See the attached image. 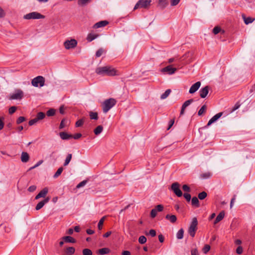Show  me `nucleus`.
I'll return each instance as SVG.
<instances>
[{"instance_id": "nucleus-1", "label": "nucleus", "mask_w": 255, "mask_h": 255, "mask_svg": "<svg viewBox=\"0 0 255 255\" xmlns=\"http://www.w3.org/2000/svg\"><path fill=\"white\" fill-rule=\"evenodd\" d=\"M95 72L102 76H114L119 75L118 71L111 66L97 67L95 70Z\"/></svg>"}, {"instance_id": "nucleus-2", "label": "nucleus", "mask_w": 255, "mask_h": 255, "mask_svg": "<svg viewBox=\"0 0 255 255\" xmlns=\"http://www.w3.org/2000/svg\"><path fill=\"white\" fill-rule=\"evenodd\" d=\"M116 100L113 98H110L105 100L103 104V111L104 113H107L116 104Z\"/></svg>"}, {"instance_id": "nucleus-3", "label": "nucleus", "mask_w": 255, "mask_h": 255, "mask_svg": "<svg viewBox=\"0 0 255 255\" xmlns=\"http://www.w3.org/2000/svg\"><path fill=\"white\" fill-rule=\"evenodd\" d=\"M198 221L196 217L192 219V222L188 229V233L192 237H194L196 231L197 230Z\"/></svg>"}, {"instance_id": "nucleus-4", "label": "nucleus", "mask_w": 255, "mask_h": 255, "mask_svg": "<svg viewBox=\"0 0 255 255\" xmlns=\"http://www.w3.org/2000/svg\"><path fill=\"white\" fill-rule=\"evenodd\" d=\"M45 17L44 15L36 11L28 13L24 15L23 18L25 19H42Z\"/></svg>"}, {"instance_id": "nucleus-5", "label": "nucleus", "mask_w": 255, "mask_h": 255, "mask_svg": "<svg viewBox=\"0 0 255 255\" xmlns=\"http://www.w3.org/2000/svg\"><path fill=\"white\" fill-rule=\"evenodd\" d=\"M45 79L41 76H38L31 81V84L33 86L37 87L38 86L41 87L44 85Z\"/></svg>"}, {"instance_id": "nucleus-6", "label": "nucleus", "mask_w": 255, "mask_h": 255, "mask_svg": "<svg viewBox=\"0 0 255 255\" xmlns=\"http://www.w3.org/2000/svg\"><path fill=\"white\" fill-rule=\"evenodd\" d=\"M24 96L23 92L20 89L15 90L13 93L11 94L9 97V99L13 100H21Z\"/></svg>"}, {"instance_id": "nucleus-7", "label": "nucleus", "mask_w": 255, "mask_h": 255, "mask_svg": "<svg viewBox=\"0 0 255 255\" xmlns=\"http://www.w3.org/2000/svg\"><path fill=\"white\" fill-rule=\"evenodd\" d=\"M180 184L178 182H174L171 186V190L177 197H181L183 195L182 192L180 189Z\"/></svg>"}, {"instance_id": "nucleus-8", "label": "nucleus", "mask_w": 255, "mask_h": 255, "mask_svg": "<svg viewBox=\"0 0 255 255\" xmlns=\"http://www.w3.org/2000/svg\"><path fill=\"white\" fill-rule=\"evenodd\" d=\"M151 2V0H139L134 6V9L138 8H146L150 5Z\"/></svg>"}, {"instance_id": "nucleus-9", "label": "nucleus", "mask_w": 255, "mask_h": 255, "mask_svg": "<svg viewBox=\"0 0 255 255\" xmlns=\"http://www.w3.org/2000/svg\"><path fill=\"white\" fill-rule=\"evenodd\" d=\"M77 45V41L74 39L67 40L64 42V46L66 49L74 48Z\"/></svg>"}, {"instance_id": "nucleus-10", "label": "nucleus", "mask_w": 255, "mask_h": 255, "mask_svg": "<svg viewBox=\"0 0 255 255\" xmlns=\"http://www.w3.org/2000/svg\"><path fill=\"white\" fill-rule=\"evenodd\" d=\"M177 70L176 68H173L172 65L167 66L161 70L162 72L167 73L168 74L171 75L174 74Z\"/></svg>"}, {"instance_id": "nucleus-11", "label": "nucleus", "mask_w": 255, "mask_h": 255, "mask_svg": "<svg viewBox=\"0 0 255 255\" xmlns=\"http://www.w3.org/2000/svg\"><path fill=\"white\" fill-rule=\"evenodd\" d=\"M201 86V82H197L195 84H194L192 86L190 87L189 92L190 94H193L195 92H196L199 88H200Z\"/></svg>"}, {"instance_id": "nucleus-12", "label": "nucleus", "mask_w": 255, "mask_h": 255, "mask_svg": "<svg viewBox=\"0 0 255 255\" xmlns=\"http://www.w3.org/2000/svg\"><path fill=\"white\" fill-rule=\"evenodd\" d=\"M48 189L47 187L43 188L35 197V200L40 198H44L48 193Z\"/></svg>"}, {"instance_id": "nucleus-13", "label": "nucleus", "mask_w": 255, "mask_h": 255, "mask_svg": "<svg viewBox=\"0 0 255 255\" xmlns=\"http://www.w3.org/2000/svg\"><path fill=\"white\" fill-rule=\"evenodd\" d=\"M50 200V198L47 197L45 198L43 200L39 202L35 207V209L36 210H39L41 209L45 204L47 203Z\"/></svg>"}, {"instance_id": "nucleus-14", "label": "nucleus", "mask_w": 255, "mask_h": 255, "mask_svg": "<svg viewBox=\"0 0 255 255\" xmlns=\"http://www.w3.org/2000/svg\"><path fill=\"white\" fill-rule=\"evenodd\" d=\"M223 115V113L220 112L215 116H214L208 122L207 126H209L211 124H212L213 123L215 122L216 121H217Z\"/></svg>"}, {"instance_id": "nucleus-15", "label": "nucleus", "mask_w": 255, "mask_h": 255, "mask_svg": "<svg viewBox=\"0 0 255 255\" xmlns=\"http://www.w3.org/2000/svg\"><path fill=\"white\" fill-rule=\"evenodd\" d=\"M199 93L200 97L202 98H205L209 93V87L206 86L205 87L201 88L199 91Z\"/></svg>"}, {"instance_id": "nucleus-16", "label": "nucleus", "mask_w": 255, "mask_h": 255, "mask_svg": "<svg viewBox=\"0 0 255 255\" xmlns=\"http://www.w3.org/2000/svg\"><path fill=\"white\" fill-rule=\"evenodd\" d=\"M193 101H194L193 99H189V100L185 101L183 103V104L182 105V107H181L180 115L184 114L185 108L187 107H188V106H189L193 102Z\"/></svg>"}, {"instance_id": "nucleus-17", "label": "nucleus", "mask_w": 255, "mask_h": 255, "mask_svg": "<svg viewBox=\"0 0 255 255\" xmlns=\"http://www.w3.org/2000/svg\"><path fill=\"white\" fill-rule=\"evenodd\" d=\"M108 23H109V22L107 20L100 21L95 23L93 27L94 28H98L100 27H104V26H106Z\"/></svg>"}, {"instance_id": "nucleus-18", "label": "nucleus", "mask_w": 255, "mask_h": 255, "mask_svg": "<svg viewBox=\"0 0 255 255\" xmlns=\"http://www.w3.org/2000/svg\"><path fill=\"white\" fill-rule=\"evenodd\" d=\"M61 138L63 140H68L72 138V135L67 133L66 132H61L59 133Z\"/></svg>"}, {"instance_id": "nucleus-19", "label": "nucleus", "mask_w": 255, "mask_h": 255, "mask_svg": "<svg viewBox=\"0 0 255 255\" xmlns=\"http://www.w3.org/2000/svg\"><path fill=\"white\" fill-rule=\"evenodd\" d=\"M21 161L22 162H27L29 159V154L26 152H22L21 155Z\"/></svg>"}, {"instance_id": "nucleus-20", "label": "nucleus", "mask_w": 255, "mask_h": 255, "mask_svg": "<svg viewBox=\"0 0 255 255\" xmlns=\"http://www.w3.org/2000/svg\"><path fill=\"white\" fill-rule=\"evenodd\" d=\"M110 252V250L108 248H104L101 249H99L97 251V253L100 255H104L106 254H108Z\"/></svg>"}, {"instance_id": "nucleus-21", "label": "nucleus", "mask_w": 255, "mask_h": 255, "mask_svg": "<svg viewBox=\"0 0 255 255\" xmlns=\"http://www.w3.org/2000/svg\"><path fill=\"white\" fill-rule=\"evenodd\" d=\"M225 216V212L224 211H221L216 217L214 224H216L220 221H221Z\"/></svg>"}, {"instance_id": "nucleus-22", "label": "nucleus", "mask_w": 255, "mask_h": 255, "mask_svg": "<svg viewBox=\"0 0 255 255\" xmlns=\"http://www.w3.org/2000/svg\"><path fill=\"white\" fill-rule=\"evenodd\" d=\"M165 218L169 220L171 223H174L177 221V218L175 215L167 214L165 216Z\"/></svg>"}, {"instance_id": "nucleus-23", "label": "nucleus", "mask_w": 255, "mask_h": 255, "mask_svg": "<svg viewBox=\"0 0 255 255\" xmlns=\"http://www.w3.org/2000/svg\"><path fill=\"white\" fill-rule=\"evenodd\" d=\"M68 125H69V123H68V120H67L66 119H63L60 123V124L59 126V129H63L64 128L68 126Z\"/></svg>"}, {"instance_id": "nucleus-24", "label": "nucleus", "mask_w": 255, "mask_h": 255, "mask_svg": "<svg viewBox=\"0 0 255 255\" xmlns=\"http://www.w3.org/2000/svg\"><path fill=\"white\" fill-rule=\"evenodd\" d=\"M63 239L67 243H75L76 240L71 236H65L63 238Z\"/></svg>"}, {"instance_id": "nucleus-25", "label": "nucleus", "mask_w": 255, "mask_h": 255, "mask_svg": "<svg viewBox=\"0 0 255 255\" xmlns=\"http://www.w3.org/2000/svg\"><path fill=\"white\" fill-rule=\"evenodd\" d=\"M92 0H78V4L80 6H84L89 3Z\"/></svg>"}, {"instance_id": "nucleus-26", "label": "nucleus", "mask_w": 255, "mask_h": 255, "mask_svg": "<svg viewBox=\"0 0 255 255\" xmlns=\"http://www.w3.org/2000/svg\"><path fill=\"white\" fill-rule=\"evenodd\" d=\"M191 203L193 206H195L196 207H199L200 206L199 200L196 197H193L192 198Z\"/></svg>"}, {"instance_id": "nucleus-27", "label": "nucleus", "mask_w": 255, "mask_h": 255, "mask_svg": "<svg viewBox=\"0 0 255 255\" xmlns=\"http://www.w3.org/2000/svg\"><path fill=\"white\" fill-rule=\"evenodd\" d=\"M72 157V154L71 153L68 154L64 163V166L68 165L70 162Z\"/></svg>"}, {"instance_id": "nucleus-28", "label": "nucleus", "mask_w": 255, "mask_h": 255, "mask_svg": "<svg viewBox=\"0 0 255 255\" xmlns=\"http://www.w3.org/2000/svg\"><path fill=\"white\" fill-rule=\"evenodd\" d=\"M242 16L244 19V22L246 24H249L252 23L254 20L251 17H246L244 15H243Z\"/></svg>"}, {"instance_id": "nucleus-29", "label": "nucleus", "mask_w": 255, "mask_h": 255, "mask_svg": "<svg viewBox=\"0 0 255 255\" xmlns=\"http://www.w3.org/2000/svg\"><path fill=\"white\" fill-rule=\"evenodd\" d=\"M98 36L97 34H94L93 33H90L88 35L87 39L88 41L91 42L96 39Z\"/></svg>"}, {"instance_id": "nucleus-30", "label": "nucleus", "mask_w": 255, "mask_h": 255, "mask_svg": "<svg viewBox=\"0 0 255 255\" xmlns=\"http://www.w3.org/2000/svg\"><path fill=\"white\" fill-rule=\"evenodd\" d=\"M89 116L91 119L97 120L98 119V113L97 112H90Z\"/></svg>"}, {"instance_id": "nucleus-31", "label": "nucleus", "mask_w": 255, "mask_h": 255, "mask_svg": "<svg viewBox=\"0 0 255 255\" xmlns=\"http://www.w3.org/2000/svg\"><path fill=\"white\" fill-rule=\"evenodd\" d=\"M167 4H168V2H167V0H159L158 5L162 8H163L165 6H166Z\"/></svg>"}, {"instance_id": "nucleus-32", "label": "nucleus", "mask_w": 255, "mask_h": 255, "mask_svg": "<svg viewBox=\"0 0 255 255\" xmlns=\"http://www.w3.org/2000/svg\"><path fill=\"white\" fill-rule=\"evenodd\" d=\"M103 128L102 126H98L94 130V133L96 135H99L103 131Z\"/></svg>"}, {"instance_id": "nucleus-33", "label": "nucleus", "mask_w": 255, "mask_h": 255, "mask_svg": "<svg viewBox=\"0 0 255 255\" xmlns=\"http://www.w3.org/2000/svg\"><path fill=\"white\" fill-rule=\"evenodd\" d=\"M171 90L170 89H167L166 90L164 93H163L161 96L160 99H166L170 94L171 93Z\"/></svg>"}, {"instance_id": "nucleus-34", "label": "nucleus", "mask_w": 255, "mask_h": 255, "mask_svg": "<svg viewBox=\"0 0 255 255\" xmlns=\"http://www.w3.org/2000/svg\"><path fill=\"white\" fill-rule=\"evenodd\" d=\"M184 230L183 229H180L176 234V237L178 239H182L183 238Z\"/></svg>"}, {"instance_id": "nucleus-35", "label": "nucleus", "mask_w": 255, "mask_h": 255, "mask_svg": "<svg viewBox=\"0 0 255 255\" xmlns=\"http://www.w3.org/2000/svg\"><path fill=\"white\" fill-rule=\"evenodd\" d=\"M212 176V173L210 172H207L204 173H202L200 175V177L202 179H208L211 177Z\"/></svg>"}, {"instance_id": "nucleus-36", "label": "nucleus", "mask_w": 255, "mask_h": 255, "mask_svg": "<svg viewBox=\"0 0 255 255\" xmlns=\"http://www.w3.org/2000/svg\"><path fill=\"white\" fill-rule=\"evenodd\" d=\"M75 249L74 247H68L66 249V253L69 255H72L74 254Z\"/></svg>"}, {"instance_id": "nucleus-37", "label": "nucleus", "mask_w": 255, "mask_h": 255, "mask_svg": "<svg viewBox=\"0 0 255 255\" xmlns=\"http://www.w3.org/2000/svg\"><path fill=\"white\" fill-rule=\"evenodd\" d=\"M63 170V168L62 167L59 168L58 169V170H57V171L54 174V175H53V178H57L59 175H60V174L62 172Z\"/></svg>"}, {"instance_id": "nucleus-38", "label": "nucleus", "mask_w": 255, "mask_h": 255, "mask_svg": "<svg viewBox=\"0 0 255 255\" xmlns=\"http://www.w3.org/2000/svg\"><path fill=\"white\" fill-rule=\"evenodd\" d=\"M45 117V114L43 112H39L37 113L36 118L39 121L43 119Z\"/></svg>"}, {"instance_id": "nucleus-39", "label": "nucleus", "mask_w": 255, "mask_h": 255, "mask_svg": "<svg viewBox=\"0 0 255 255\" xmlns=\"http://www.w3.org/2000/svg\"><path fill=\"white\" fill-rule=\"evenodd\" d=\"M207 193L205 191H203L198 194V198L200 200H203L207 197Z\"/></svg>"}, {"instance_id": "nucleus-40", "label": "nucleus", "mask_w": 255, "mask_h": 255, "mask_svg": "<svg viewBox=\"0 0 255 255\" xmlns=\"http://www.w3.org/2000/svg\"><path fill=\"white\" fill-rule=\"evenodd\" d=\"M145 235L146 236H150L151 237H154L156 236V232L155 231V230H153V229H151L149 230V231L148 232V233H145Z\"/></svg>"}, {"instance_id": "nucleus-41", "label": "nucleus", "mask_w": 255, "mask_h": 255, "mask_svg": "<svg viewBox=\"0 0 255 255\" xmlns=\"http://www.w3.org/2000/svg\"><path fill=\"white\" fill-rule=\"evenodd\" d=\"M83 255H92V252L89 249H84L82 251Z\"/></svg>"}, {"instance_id": "nucleus-42", "label": "nucleus", "mask_w": 255, "mask_h": 255, "mask_svg": "<svg viewBox=\"0 0 255 255\" xmlns=\"http://www.w3.org/2000/svg\"><path fill=\"white\" fill-rule=\"evenodd\" d=\"M146 241H147V239H146V237L144 236H141L138 238V242L140 244H144V243H146Z\"/></svg>"}, {"instance_id": "nucleus-43", "label": "nucleus", "mask_w": 255, "mask_h": 255, "mask_svg": "<svg viewBox=\"0 0 255 255\" xmlns=\"http://www.w3.org/2000/svg\"><path fill=\"white\" fill-rule=\"evenodd\" d=\"M105 217H102L99 221L98 225V227L99 230H101L102 229V226L105 220Z\"/></svg>"}, {"instance_id": "nucleus-44", "label": "nucleus", "mask_w": 255, "mask_h": 255, "mask_svg": "<svg viewBox=\"0 0 255 255\" xmlns=\"http://www.w3.org/2000/svg\"><path fill=\"white\" fill-rule=\"evenodd\" d=\"M55 110L53 109H51L47 111L46 115L48 117H51L55 115Z\"/></svg>"}, {"instance_id": "nucleus-45", "label": "nucleus", "mask_w": 255, "mask_h": 255, "mask_svg": "<svg viewBox=\"0 0 255 255\" xmlns=\"http://www.w3.org/2000/svg\"><path fill=\"white\" fill-rule=\"evenodd\" d=\"M206 110V106L205 105H203L201 109L199 110L198 113V116H201L203 113H205Z\"/></svg>"}, {"instance_id": "nucleus-46", "label": "nucleus", "mask_w": 255, "mask_h": 255, "mask_svg": "<svg viewBox=\"0 0 255 255\" xmlns=\"http://www.w3.org/2000/svg\"><path fill=\"white\" fill-rule=\"evenodd\" d=\"M210 246L209 245H206L202 249L203 252L205 254H207L210 250Z\"/></svg>"}, {"instance_id": "nucleus-47", "label": "nucleus", "mask_w": 255, "mask_h": 255, "mask_svg": "<svg viewBox=\"0 0 255 255\" xmlns=\"http://www.w3.org/2000/svg\"><path fill=\"white\" fill-rule=\"evenodd\" d=\"M38 121L39 120L36 118H35L34 119L30 120L29 121L28 124L30 126H33V125L37 123Z\"/></svg>"}, {"instance_id": "nucleus-48", "label": "nucleus", "mask_w": 255, "mask_h": 255, "mask_svg": "<svg viewBox=\"0 0 255 255\" xmlns=\"http://www.w3.org/2000/svg\"><path fill=\"white\" fill-rule=\"evenodd\" d=\"M84 124V120L83 119H80L78 121H77L75 124V126L76 127H80L82 126Z\"/></svg>"}, {"instance_id": "nucleus-49", "label": "nucleus", "mask_w": 255, "mask_h": 255, "mask_svg": "<svg viewBox=\"0 0 255 255\" xmlns=\"http://www.w3.org/2000/svg\"><path fill=\"white\" fill-rule=\"evenodd\" d=\"M157 214V211L155 209V208L151 210L150 212V216L151 218H155Z\"/></svg>"}, {"instance_id": "nucleus-50", "label": "nucleus", "mask_w": 255, "mask_h": 255, "mask_svg": "<svg viewBox=\"0 0 255 255\" xmlns=\"http://www.w3.org/2000/svg\"><path fill=\"white\" fill-rule=\"evenodd\" d=\"M87 180H83L82 181V182H81L80 183H79L76 186V187L77 188H80L82 187H83L87 183Z\"/></svg>"}, {"instance_id": "nucleus-51", "label": "nucleus", "mask_w": 255, "mask_h": 255, "mask_svg": "<svg viewBox=\"0 0 255 255\" xmlns=\"http://www.w3.org/2000/svg\"><path fill=\"white\" fill-rule=\"evenodd\" d=\"M104 52V50L102 48L99 49L96 53V56L97 57H100Z\"/></svg>"}, {"instance_id": "nucleus-52", "label": "nucleus", "mask_w": 255, "mask_h": 255, "mask_svg": "<svg viewBox=\"0 0 255 255\" xmlns=\"http://www.w3.org/2000/svg\"><path fill=\"white\" fill-rule=\"evenodd\" d=\"M155 209L157 212H161L163 210V206L161 204L158 205L155 207Z\"/></svg>"}, {"instance_id": "nucleus-53", "label": "nucleus", "mask_w": 255, "mask_h": 255, "mask_svg": "<svg viewBox=\"0 0 255 255\" xmlns=\"http://www.w3.org/2000/svg\"><path fill=\"white\" fill-rule=\"evenodd\" d=\"M183 196L187 201L189 202L191 200V196L190 194L187 193H185L183 194Z\"/></svg>"}, {"instance_id": "nucleus-54", "label": "nucleus", "mask_w": 255, "mask_h": 255, "mask_svg": "<svg viewBox=\"0 0 255 255\" xmlns=\"http://www.w3.org/2000/svg\"><path fill=\"white\" fill-rule=\"evenodd\" d=\"M25 120V118L24 117H19L16 121V124H19L23 122Z\"/></svg>"}, {"instance_id": "nucleus-55", "label": "nucleus", "mask_w": 255, "mask_h": 255, "mask_svg": "<svg viewBox=\"0 0 255 255\" xmlns=\"http://www.w3.org/2000/svg\"><path fill=\"white\" fill-rule=\"evenodd\" d=\"M43 162V160H40L36 164H35L33 166H32L29 169V170H31L32 169H33L35 168H36L37 167H38V166H39L41 164H42V163Z\"/></svg>"}, {"instance_id": "nucleus-56", "label": "nucleus", "mask_w": 255, "mask_h": 255, "mask_svg": "<svg viewBox=\"0 0 255 255\" xmlns=\"http://www.w3.org/2000/svg\"><path fill=\"white\" fill-rule=\"evenodd\" d=\"M16 110V107L15 106H12L9 109V110H8L9 114H12L15 112Z\"/></svg>"}, {"instance_id": "nucleus-57", "label": "nucleus", "mask_w": 255, "mask_h": 255, "mask_svg": "<svg viewBox=\"0 0 255 255\" xmlns=\"http://www.w3.org/2000/svg\"><path fill=\"white\" fill-rule=\"evenodd\" d=\"M182 189L184 191L189 192L190 191V187L186 184L182 186Z\"/></svg>"}, {"instance_id": "nucleus-58", "label": "nucleus", "mask_w": 255, "mask_h": 255, "mask_svg": "<svg viewBox=\"0 0 255 255\" xmlns=\"http://www.w3.org/2000/svg\"><path fill=\"white\" fill-rule=\"evenodd\" d=\"M220 30H221L220 27H219L218 26H216L213 28V32L214 33V34H217L220 31Z\"/></svg>"}, {"instance_id": "nucleus-59", "label": "nucleus", "mask_w": 255, "mask_h": 255, "mask_svg": "<svg viewBox=\"0 0 255 255\" xmlns=\"http://www.w3.org/2000/svg\"><path fill=\"white\" fill-rule=\"evenodd\" d=\"M243 249L241 246H239L236 249V253L238 255H241L243 253Z\"/></svg>"}, {"instance_id": "nucleus-60", "label": "nucleus", "mask_w": 255, "mask_h": 255, "mask_svg": "<svg viewBox=\"0 0 255 255\" xmlns=\"http://www.w3.org/2000/svg\"><path fill=\"white\" fill-rule=\"evenodd\" d=\"M36 189V186L35 185L30 186L28 188V191L30 192H34Z\"/></svg>"}, {"instance_id": "nucleus-61", "label": "nucleus", "mask_w": 255, "mask_h": 255, "mask_svg": "<svg viewBox=\"0 0 255 255\" xmlns=\"http://www.w3.org/2000/svg\"><path fill=\"white\" fill-rule=\"evenodd\" d=\"M180 0H171V5L172 6L176 5L179 2Z\"/></svg>"}, {"instance_id": "nucleus-62", "label": "nucleus", "mask_w": 255, "mask_h": 255, "mask_svg": "<svg viewBox=\"0 0 255 255\" xmlns=\"http://www.w3.org/2000/svg\"><path fill=\"white\" fill-rule=\"evenodd\" d=\"M82 136V134L80 133H77L75 134L74 135H72V137H73L75 139H78L80 138Z\"/></svg>"}, {"instance_id": "nucleus-63", "label": "nucleus", "mask_w": 255, "mask_h": 255, "mask_svg": "<svg viewBox=\"0 0 255 255\" xmlns=\"http://www.w3.org/2000/svg\"><path fill=\"white\" fill-rule=\"evenodd\" d=\"M3 118L0 117V130H1L3 128L4 123H3Z\"/></svg>"}, {"instance_id": "nucleus-64", "label": "nucleus", "mask_w": 255, "mask_h": 255, "mask_svg": "<svg viewBox=\"0 0 255 255\" xmlns=\"http://www.w3.org/2000/svg\"><path fill=\"white\" fill-rule=\"evenodd\" d=\"M191 253V255H199L198 251L197 249L192 250Z\"/></svg>"}]
</instances>
